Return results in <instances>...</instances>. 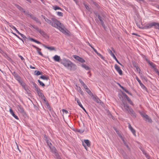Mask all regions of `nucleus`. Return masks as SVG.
<instances>
[{
    "mask_svg": "<svg viewBox=\"0 0 159 159\" xmlns=\"http://www.w3.org/2000/svg\"><path fill=\"white\" fill-rule=\"evenodd\" d=\"M35 75H39L42 74V72H40L39 70L35 71Z\"/></svg>",
    "mask_w": 159,
    "mask_h": 159,
    "instance_id": "obj_35",
    "label": "nucleus"
},
{
    "mask_svg": "<svg viewBox=\"0 0 159 159\" xmlns=\"http://www.w3.org/2000/svg\"><path fill=\"white\" fill-rule=\"evenodd\" d=\"M122 94L124 98H126V99L129 98L128 96L125 93H122Z\"/></svg>",
    "mask_w": 159,
    "mask_h": 159,
    "instance_id": "obj_52",
    "label": "nucleus"
},
{
    "mask_svg": "<svg viewBox=\"0 0 159 159\" xmlns=\"http://www.w3.org/2000/svg\"><path fill=\"white\" fill-rule=\"evenodd\" d=\"M40 78L43 80H46L48 83V84H49L50 80L48 76L43 75L40 76Z\"/></svg>",
    "mask_w": 159,
    "mask_h": 159,
    "instance_id": "obj_11",
    "label": "nucleus"
},
{
    "mask_svg": "<svg viewBox=\"0 0 159 159\" xmlns=\"http://www.w3.org/2000/svg\"><path fill=\"white\" fill-rule=\"evenodd\" d=\"M61 63L65 67L70 70H75L77 68L76 65L68 59L63 58Z\"/></svg>",
    "mask_w": 159,
    "mask_h": 159,
    "instance_id": "obj_2",
    "label": "nucleus"
},
{
    "mask_svg": "<svg viewBox=\"0 0 159 159\" xmlns=\"http://www.w3.org/2000/svg\"><path fill=\"white\" fill-rule=\"evenodd\" d=\"M32 27H33L34 29H35L36 30H37V31H38L39 30V28L37 26H35V25H30Z\"/></svg>",
    "mask_w": 159,
    "mask_h": 159,
    "instance_id": "obj_41",
    "label": "nucleus"
},
{
    "mask_svg": "<svg viewBox=\"0 0 159 159\" xmlns=\"http://www.w3.org/2000/svg\"><path fill=\"white\" fill-rule=\"evenodd\" d=\"M123 142L124 143L125 145L127 147V148L128 149L130 150V148L129 146H128V145H127V144L126 143L125 141L123 139Z\"/></svg>",
    "mask_w": 159,
    "mask_h": 159,
    "instance_id": "obj_49",
    "label": "nucleus"
},
{
    "mask_svg": "<svg viewBox=\"0 0 159 159\" xmlns=\"http://www.w3.org/2000/svg\"><path fill=\"white\" fill-rule=\"evenodd\" d=\"M38 81L39 83V84L42 86V87H44L45 86V84H44L41 81H40L39 80H38Z\"/></svg>",
    "mask_w": 159,
    "mask_h": 159,
    "instance_id": "obj_40",
    "label": "nucleus"
},
{
    "mask_svg": "<svg viewBox=\"0 0 159 159\" xmlns=\"http://www.w3.org/2000/svg\"><path fill=\"white\" fill-rule=\"evenodd\" d=\"M129 113L130 114L132 117L134 118L136 117V114L132 108L130 109V111Z\"/></svg>",
    "mask_w": 159,
    "mask_h": 159,
    "instance_id": "obj_16",
    "label": "nucleus"
},
{
    "mask_svg": "<svg viewBox=\"0 0 159 159\" xmlns=\"http://www.w3.org/2000/svg\"><path fill=\"white\" fill-rule=\"evenodd\" d=\"M37 92V93L39 96H40L43 94V93L41 92V90L39 89L36 90Z\"/></svg>",
    "mask_w": 159,
    "mask_h": 159,
    "instance_id": "obj_30",
    "label": "nucleus"
},
{
    "mask_svg": "<svg viewBox=\"0 0 159 159\" xmlns=\"http://www.w3.org/2000/svg\"><path fill=\"white\" fill-rule=\"evenodd\" d=\"M94 52L99 56L102 59H104V57L102 55H101L100 53H99L98 52H97V51L96 50H94Z\"/></svg>",
    "mask_w": 159,
    "mask_h": 159,
    "instance_id": "obj_26",
    "label": "nucleus"
},
{
    "mask_svg": "<svg viewBox=\"0 0 159 159\" xmlns=\"http://www.w3.org/2000/svg\"><path fill=\"white\" fill-rule=\"evenodd\" d=\"M12 74L15 78L18 75L17 74L15 71H14L13 73Z\"/></svg>",
    "mask_w": 159,
    "mask_h": 159,
    "instance_id": "obj_53",
    "label": "nucleus"
},
{
    "mask_svg": "<svg viewBox=\"0 0 159 159\" xmlns=\"http://www.w3.org/2000/svg\"><path fill=\"white\" fill-rule=\"evenodd\" d=\"M144 118L146 119V121H148L150 123L152 122V120L147 115H145Z\"/></svg>",
    "mask_w": 159,
    "mask_h": 159,
    "instance_id": "obj_19",
    "label": "nucleus"
},
{
    "mask_svg": "<svg viewBox=\"0 0 159 159\" xmlns=\"http://www.w3.org/2000/svg\"><path fill=\"white\" fill-rule=\"evenodd\" d=\"M83 87L85 89H87L88 88L87 87V85L85 84L84 83V84H83Z\"/></svg>",
    "mask_w": 159,
    "mask_h": 159,
    "instance_id": "obj_64",
    "label": "nucleus"
},
{
    "mask_svg": "<svg viewBox=\"0 0 159 159\" xmlns=\"http://www.w3.org/2000/svg\"><path fill=\"white\" fill-rule=\"evenodd\" d=\"M53 8L55 10H62L61 8L60 7H59L57 6H53Z\"/></svg>",
    "mask_w": 159,
    "mask_h": 159,
    "instance_id": "obj_33",
    "label": "nucleus"
},
{
    "mask_svg": "<svg viewBox=\"0 0 159 159\" xmlns=\"http://www.w3.org/2000/svg\"><path fill=\"white\" fill-rule=\"evenodd\" d=\"M9 111L11 113V114L16 119H18V116L16 115L14 113L13 110L11 109L10 108L9 109Z\"/></svg>",
    "mask_w": 159,
    "mask_h": 159,
    "instance_id": "obj_17",
    "label": "nucleus"
},
{
    "mask_svg": "<svg viewBox=\"0 0 159 159\" xmlns=\"http://www.w3.org/2000/svg\"><path fill=\"white\" fill-rule=\"evenodd\" d=\"M20 35V36L23 38H27L25 35H24L23 34L20 33L19 32V33H18Z\"/></svg>",
    "mask_w": 159,
    "mask_h": 159,
    "instance_id": "obj_51",
    "label": "nucleus"
},
{
    "mask_svg": "<svg viewBox=\"0 0 159 159\" xmlns=\"http://www.w3.org/2000/svg\"><path fill=\"white\" fill-rule=\"evenodd\" d=\"M86 91L91 96V95H93L92 92L91 91L89 90V88H88L87 89H86Z\"/></svg>",
    "mask_w": 159,
    "mask_h": 159,
    "instance_id": "obj_29",
    "label": "nucleus"
},
{
    "mask_svg": "<svg viewBox=\"0 0 159 159\" xmlns=\"http://www.w3.org/2000/svg\"><path fill=\"white\" fill-rule=\"evenodd\" d=\"M77 90H78V91L81 94H82V95H83L84 92L81 90V89L80 87H79L78 88Z\"/></svg>",
    "mask_w": 159,
    "mask_h": 159,
    "instance_id": "obj_39",
    "label": "nucleus"
},
{
    "mask_svg": "<svg viewBox=\"0 0 159 159\" xmlns=\"http://www.w3.org/2000/svg\"><path fill=\"white\" fill-rule=\"evenodd\" d=\"M132 64L133 66L136 68V70L139 72V74H142L141 73H140L141 70L139 68V66L137 65L136 63L135 62L133 61Z\"/></svg>",
    "mask_w": 159,
    "mask_h": 159,
    "instance_id": "obj_12",
    "label": "nucleus"
},
{
    "mask_svg": "<svg viewBox=\"0 0 159 159\" xmlns=\"http://www.w3.org/2000/svg\"><path fill=\"white\" fill-rule=\"evenodd\" d=\"M84 143H83V145L84 147L85 148L87 151V148L86 146V145L88 147H90V142L88 139H85L84 140Z\"/></svg>",
    "mask_w": 159,
    "mask_h": 159,
    "instance_id": "obj_4",
    "label": "nucleus"
},
{
    "mask_svg": "<svg viewBox=\"0 0 159 159\" xmlns=\"http://www.w3.org/2000/svg\"><path fill=\"white\" fill-rule=\"evenodd\" d=\"M77 131L80 133H82L84 132V130L82 129H79L77 130Z\"/></svg>",
    "mask_w": 159,
    "mask_h": 159,
    "instance_id": "obj_62",
    "label": "nucleus"
},
{
    "mask_svg": "<svg viewBox=\"0 0 159 159\" xmlns=\"http://www.w3.org/2000/svg\"><path fill=\"white\" fill-rule=\"evenodd\" d=\"M32 46L34 48H36L37 50H39L40 51L41 50V49L40 48H38V47H37L36 46L34 45H32Z\"/></svg>",
    "mask_w": 159,
    "mask_h": 159,
    "instance_id": "obj_59",
    "label": "nucleus"
},
{
    "mask_svg": "<svg viewBox=\"0 0 159 159\" xmlns=\"http://www.w3.org/2000/svg\"><path fill=\"white\" fill-rule=\"evenodd\" d=\"M127 100L129 103H130L131 105H133V102L131 100V99L129 98H128L127 99Z\"/></svg>",
    "mask_w": 159,
    "mask_h": 159,
    "instance_id": "obj_46",
    "label": "nucleus"
},
{
    "mask_svg": "<svg viewBox=\"0 0 159 159\" xmlns=\"http://www.w3.org/2000/svg\"><path fill=\"white\" fill-rule=\"evenodd\" d=\"M15 78L19 82H20V81H21V80H22L20 77L18 75L17 76H16Z\"/></svg>",
    "mask_w": 159,
    "mask_h": 159,
    "instance_id": "obj_43",
    "label": "nucleus"
},
{
    "mask_svg": "<svg viewBox=\"0 0 159 159\" xmlns=\"http://www.w3.org/2000/svg\"><path fill=\"white\" fill-rule=\"evenodd\" d=\"M20 84L24 88L26 86L25 84L23 82V81L21 80V81H20L19 82Z\"/></svg>",
    "mask_w": 159,
    "mask_h": 159,
    "instance_id": "obj_45",
    "label": "nucleus"
},
{
    "mask_svg": "<svg viewBox=\"0 0 159 159\" xmlns=\"http://www.w3.org/2000/svg\"><path fill=\"white\" fill-rule=\"evenodd\" d=\"M57 14L59 16H63V13L61 12H58Z\"/></svg>",
    "mask_w": 159,
    "mask_h": 159,
    "instance_id": "obj_54",
    "label": "nucleus"
},
{
    "mask_svg": "<svg viewBox=\"0 0 159 159\" xmlns=\"http://www.w3.org/2000/svg\"><path fill=\"white\" fill-rule=\"evenodd\" d=\"M153 25H154L153 22L149 24L148 25V29L151 28L153 26Z\"/></svg>",
    "mask_w": 159,
    "mask_h": 159,
    "instance_id": "obj_48",
    "label": "nucleus"
},
{
    "mask_svg": "<svg viewBox=\"0 0 159 159\" xmlns=\"http://www.w3.org/2000/svg\"><path fill=\"white\" fill-rule=\"evenodd\" d=\"M13 34L16 36L17 38H18V39H19L20 40H21L23 42H24V41L23 40V39H21V38H20L18 35H17L16 34H15V33H13Z\"/></svg>",
    "mask_w": 159,
    "mask_h": 159,
    "instance_id": "obj_50",
    "label": "nucleus"
},
{
    "mask_svg": "<svg viewBox=\"0 0 159 159\" xmlns=\"http://www.w3.org/2000/svg\"><path fill=\"white\" fill-rule=\"evenodd\" d=\"M50 149H51L53 153L57 152L56 149V148H55L54 147H52V148H51V147H50Z\"/></svg>",
    "mask_w": 159,
    "mask_h": 159,
    "instance_id": "obj_34",
    "label": "nucleus"
},
{
    "mask_svg": "<svg viewBox=\"0 0 159 159\" xmlns=\"http://www.w3.org/2000/svg\"><path fill=\"white\" fill-rule=\"evenodd\" d=\"M29 39L30 40L33 41V42H34L37 43L39 44H41V43L40 42H39V41H37V40H36V39H33L32 38H29Z\"/></svg>",
    "mask_w": 159,
    "mask_h": 159,
    "instance_id": "obj_23",
    "label": "nucleus"
},
{
    "mask_svg": "<svg viewBox=\"0 0 159 159\" xmlns=\"http://www.w3.org/2000/svg\"><path fill=\"white\" fill-rule=\"evenodd\" d=\"M84 5L85 6V7L86 8V9L88 10V11H90L91 9L89 7V6L85 4H84Z\"/></svg>",
    "mask_w": 159,
    "mask_h": 159,
    "instance_id": "obj_37",
    "label": "nucleus"
},
{
    "mask_svg": "<svg viewBox=\"0 0 159 159\" xmlns=\"http://www.w3.org/2000/svg\"><path fill=\"white\" fill-rule=\"evenodd\" d=\"M98 19L100 21L101 24L102 25V26H103V27L104 28H105V25L104 23V22L103 21V20L102 19V17L100 16H99L98 17Z\"/></svg>",
    "mask_w": 159,
    "mask_h": 159,
    "instance_id": "obj_18",
    "label": "nucleus"
},
{
    "mask_svg": "<svg viewBox=\"0 0 159 159\" xmlns=\"http://www.w3.org/2000/svg\"><path fill=\"white\" fill-rule=\"evenodd\" d=\"M77 102L78 104V105L82 109H84V107H83V106L82 105V104H81L80 101L79 100V99H77Z\"/></svg>",
    "mask_w": 159,
    "mask_h": 159,
    "instance_id": "obj_31",
    "label": "nucleus"
},
{
    "mask_svg": "<svg viewBox=\"0 0 159 159\" xmlns=\"http://www.w3.org/2000/svg\"><path fill=\"white\" fill-rule=\"evenodd\" d=\"M129 126L128 127L129 128L131 132H132L133 135L136 136V131L131 126V125L129 123H128Z\"/></svg>",
    "mask_w": 159,
    "mask_h": 159,
    "instance_id": "obj_9",
    "label": "nucleus"
},
{
    "mask_svg": "<svg viewBox=\"0 0 159 159\" xmlns=\"http://www.w3.org/2000/svg\"><path fill=\"white\" fill-rule=\"evenodd\" d=\"M52 21L48 19L47 18L45 20L48 23L50 24L52 26L58 29L61 32L66 35H69L70 32L67 30H64L62 27L61 24L57 20L54 18L51 19Z\"/></svg>",
    "mask_w": 159,
    "mask_h": 159,
    "instance_id": "obj_1",
    "label": "nucleus"
},
{
    "mask_svg": "<svg viewBox=\"0 0 159 159\" xmlns=\"http://www.w3.org/2000/svg\"><path fill=\"white\" fill-rule=\"evenodd\" d=\"M39 33L42 35L43 36L45 37L47 36V34L43 30H42L41 29H39V30L38 31Z\"/></svg>",
    "mask_w": 159,
    "mask_h": 159,
    "instance_id": "obj_15",
    "label": "nucleus"
},
{
    "mask_svg": "<svg viewBox=\"0 0 159 159\" xmlns=\"http://www.w3.org/2000/svg\"><path fill=\"white\" fill-rule=\"evenodd\" d=\"M92 3L93 4V5H95L96 7L98 8H99V7H100L99 6L96 2H95L94 1H92Z\"/></svg>",
    "mask_w": 159,
    "mask_h": 159,
    "instance_id": "obj_36",
    "label": "nucleus"
},
{
    "mask_svg": "<svg viewBox=\"0 0 159 159\" xmlns=\"http://www.w3.org/2000/svg\"><path fill=\"white\" fill-rule=\"evenodd\" d=\"M17 108L19 111L22 114L25 113L23 107L20 105H18L17 106Z\"/></svg>",
    "mask_w": 159,
    "mask_h": 159,
    "instance_id": "obj_10",
    "label": "nucleus"
},
{
    "mask_svg": "<svg viewBox=\"0 0 159 159\" xmlns=\"http://www.w3.org/2000/svg\"><path fill=\"white\" fill-rule=\"evenodd\" d=\"M136 79L138 82L139 83L140 86L142 88H143V89H144V88L146 89L145 86L142 83L141 80L139 79L137 77H136Z\"/></svg>",
    "mask_w": 159,
    "mask_h": 159,
    "instance_id": "obj_13",
    "label": "nucleus"
},
{
    "mask_svg": "<svg viewBox=\"0 0 159 159\" xmlns=\"http://www.w3.org/2000/svg\"><path fill=\"white\" fill-rule=\"evenodd\" d=\"M54 153L57 159H61L57 152H55Z\"/></svg>",
    "mask_w": 159,
    "mask_h": 159,
    "instance_id": "obj_38",
    "label": "nucleus"
},
{
    "mask_svg": "<svg viewBox=\"0 0 159 159\" xmlns=\"http://www.w3.org/2000/svg\"><path fill=\"white\" fill-rule=\"evenodd\" d=\"M91 97L94 101L98 103L101 102V100L97 97L96 95H91Z\"/></svg>",
    "mask_w": 159,
    "mask_h": 159,
    "instance_id": "obj_6",
    "label": "nucleus"
},
{
    "mask_svg": "<svg viewBox=\"0 0 159 159\" xmlns=\"http://www.w3.org/2000/svg\"><path fill=\"white\" fill-rule=\"evenodd\" d=\"M37 50V51H38V53H39V55H41V56H43V55L42 53V52H40V51L39 50Z\"/></svg>",
    "mask_w": 159,
    "mask_h": 159,
    "instance_id": "obj_63",
    "label": "nucleus"
},
{
    "mask_svg": "<svg viewBox=\"0 0 159 159\" xmlns=\"http://www.w3.org/2000/svg\"><path fill=\"white\" fill-rule=\"evenodd\" d=\"M45 104H46V105L47 106L48 108H50V105H49V103L48 102H46V103H45Z\"/></svg>",
    "mask_w": 159,
    "mask_h": 159,
    "instance_id": "obj_60",
    "label": "nucleus"
},
{
    "mask_svg": "<svg viewBox=\"0 0 159 159\" xmlns=\"http://www.w3.org/2000/svg\"><path fill=\"white\" fill-rule=\"evenodd\" d=\"M108 51L109 52V53H110V54L111 55L112 57L114 55V54L112 53V51L110 50L109 49H108Z\"/></svg>",
    "mask_w": 159,
    "mask_h": 159,
    "instance_id": "obj_47",
    "label": "nucleus"
},
{
    "mask_svg": "<svg viewBox=\"0 0 159 159\" xmlns=\"http://www.w3.org/2000/svg\"><path fill=\"white\" fill-rule=\"evenodd\" d=\"M119 84V85L120 86V87L121 88H122L123 89V90H124L125 91L126 89L123 86H121L120 84Z\"/></svg>",
    "mask_w": 159,
    "mask_h": 159,
    "instance_id": "obj_61",
    "label": "nucleus"
},
{
    "mask_svg": "<svg viewBox=\"0 0 159 159\" xmlns=\"http://www.w3.org/2000/svg\"><path fill=\"white\" fill-rule=\"evenodd\" d=\"M81 66L83 68H84L86 70H88L90 69V68L89 67L87 66L85 64H82L81 65Z\"/></svg>",
    "mask_w": 159,
    "mask_h": 159,
    "instance_id": "obj_25",
    "label": "nucleus"
},
{
    "mask_svg": "<svg viewBox=\"0 0 159 159\" xmlns=\"http://www.w3.org/2000/svg\"><path fill=\"white\" fill-rule=\"evenodd\" d=\"M32 84L34 87L35 88V90H37L39 89V88H38V86L36 84H35L34 82H32Z\"/></svg>",
    "mask_w": 159,
    "mask_h": 159,
    "instance_id": "obj_28",
    "label": "nucleus"
},
{
    "mask_svg": "<svg viewBox=\"0 0 159 159\" xmlns=\"http://www.w3.org/2000/svg\"><path fill=\"white\" fill-rule=\"evenodd\" d=\"M46 142L48 145L49 146V148L50 147H51V145H52L51 143L50 142V141L49 140H48V142Z\"/></svg>",
    "mask_w": 159,
    "mask_h": 159,
    "instance_id": "obj_58",
    "label": "nucleus"
},
{
    "mask_svg": "<svg viewBox=\"0 0 159 159\" xmlns=\"http://www.w3.org/2000/svg\"><path fill=\"white\" fill-rule=\"evenodd\" d=\"M28 14L31 19L36 21V22L39 23V24H41V22L39 20V19L38 18L31 14Z\"/></svg>",
    "mask_w": 159,
    "mask_h": 159,
    "instance_id": "obj_5",
    "label": "nucleus"
},
{
    "mask_svg": "<svg viewBox=\"0 0 159 159\" xmlns=\"http://www.w3.org/2000/svg\"><path fill=\"white\" fill-rule=\"evenodd\" d=\"M74 58H75V59L77 60L80 62L82 63L84 62H85V61L82 58L78 56H77L76 55H74L73 56Z\"/></svg>",
    "mask_w": 159,
    "mask_h": 159,
    "instance_id": "obj_7",
    "label": "nucleus"
},
{
    "mask_svg": "<svg viewBox=\"0 0 159 159\" xmlns=\"http://www.w3.org/2000/svg\"><path fill=\"white\" fill-rule=\"evenodd\" d=\"M9 26L13 29L15 30L17 33H19V31L17 30L16 28L14 26L11 25H9Z\"/></svg>",
    "mask_w": 159,
    "mask_h": 159,
    "instance_id": "obj_32",
    "label": "nucleus"
},
{
    "mask_svg": "<svg viewBox=\"0 0 159 159\" xmlns=\"http://www.w3.org/2000/svg\"><path fill=\"white\" fill-rule=\"evenodd\" d=\"M60 57L57 55H56L53 57V59L55 61L59 62L60 60Z\"/></svg>",
    "mask_w": 159,
    "mask_h": 159,
    "instance_id": "obj_21",
    "label": "nucleus"
},
{
    "mask_svg": "<svg viewBox=\"0 0 159 159\" xmlns=\"http://www.w3.org/2000/svg\"><path fill=\"white\" fill-rule=\"evenodd\" d=\"M44 139L45 140L46 142H48V139L47 138V136L45 134L44 135Z\"/></svg>",
    "mask_w": 159,
    "mask_h": 159,
    "instance_id": "obj_56",
    "label": "nucleus"
},
{
    "mask_svg": "<svg viewBox=\"0 0 159 159\" xmlns=\"http://www.w3.org/2000/svg\"><path fill=\"white\" fill-rule=\"evenodd\" d=\"M115 68L116 71L118 72L119 74L120 75H122V70L120 69V68L117 66L116 64H115Z\"/></svg>",
    "mask_w": 159,
    "mask_h": 159,
    "instance_id": "obj_8",
    "label": "nucleus"
},
{
    "mask_svg": "<svg viewBox=\"0 0 159 159\" xmlns=\"http://www.w3.org/2000/svg\"><path fill=\"white\" fill-rule=\"evenodd\" d=\"M123 106L124 107V109L122 108L123 110L126 113H129L130 111V109H132L131 107H129L127 103L124 102H122Z\"/></svg>",
    "mask_w": 159,
    "mask_h": 159,
    "instance_id": "obj_3",
    "label": "nucleus"
},
{
    "mask_svg": "<svg viewBox=\"0 0 159 159\" xmlns=\"http://www.w3.org/2000/svg\"><path fill=\"white\" fill-rule=\"evenodd\" d=\"M145 60L151 67H152L153 68H155V65L154 64L153 62L150 61L147 58H146Z\"/></svg>",
    "mask_w": 159,
    "mask_h": 159,
    "instance_id": "obj_14",
    "label": "nucleus"
},
{
    "mask_svg": "<svg viewBox=\"0 0 159 159\" xmlns=\"http://www.w3.org/2000/svg\"><path fill=\"white\" fill-rule=\"evenodd\" d=\"M15 78L19 82H20V81H21V80H22L20 77L18 75L17 76H16Z\"/></svg>",
    "mask_w": 159,
    "mask_h": 159,
    "instance_id": "obj_42",
    "label": "nucleus"
},
{
    "mask_svg": "<svg viewBox=\"0 0 159 159\" xmlns=\"http://www.w3.org/2000/svg\"><path fill=\"white\" fill-rule=\"evenodd\" d=\"M43 45L45 48H47L50 50L52 51V50H55V48L53 47H48V46H45L44 45Z\"/></svg>",
    "mask_w": 159,
    "mask_h": 159,
    "instance_id": "obj_22",
    "label": "nucleus"
},
{
    "mask_svg": "<svg viewBox=\"0 0 159 159\" xmlns=\"http://www.w3.org/2000/svg\"><path fill=\"white\" fill-rule=\"evenodd\" d=\"M153 24L154 25L153 26H154L156 29H158L159 28V24L158 23L153 22Z\"/></svg>",
    "mask_w": 159,
    "mask_h": 159,
    "instance_id": "obj_24",
    "label": "nucleus"
},
{
    "mask_svg": "<svg viewBox=\"0 0 159 159\" xmlns=\"http://www.w3.org/2000/svg\"><path fill=\"white\" fill-rule=\"evenodd\" d=\"M112 57L118 63H119V61L116 58V57L115 56V55L113 56H112Z\"/></svg>",
    "mask_w": 159,
    "mask_h": 159,
    "instance_id": "obj_55",
    "label": "nucleus"
},
{
    "mask_svg": "<svg viewBox=\"0 0 159 159\" xmlns=\"http://www.w3.org/2000/svg\"><path fill=\"white\" fill-rule=\"evenodd\" d=\"M113 128H114V129L116 131L117 134H119V131L118 130H117V129L116 128V127H114Z\"/></svg>",
    "mask_w": 159,
    "mask_h": 159,
    "instance_id": "obj_57",
    "label": "nucleus"
},
{
    "mask_svg": "<svg viewBox=\"0 0 159 159\" xmlns=\"http://www.w3.org/2000/svg\"><path fill=\"white\" fill-rule=\"evenodd\" d=\"M15 78L19 82H20V81H21V80H22L20 77L18 75L17 76H16Z\"/></svg>",
    "mask_w": 159,
    "mask_h": 159,
    "instance_id": "obj_44",
    "label": "nucleus"
},
{
    "mask_svg": "<svg viewBox=\"0 0 159 159\" xmlns=\"http://www.w3.org/2000/svg\"><path fill=\"white\" fill-rule=\"evenodd\" d=\"M24 89L25 90L26 92L28 94H30V90L28 89V87L27 86H25L24 87Z\"/></svg>",
    "mask_w": 159,
    "mask_h": 159,
    "instance_id": "obj_27",
    "label": "nucleus"
},
{
    "mask_svg": "<svg viewBox=\"0 0 159 159\" xmlns=\"http://www.w3.org/2000/svg\"><path fill=\"white\" fill-rule=\"evenodd\" d=\"M15 6L20 11L23 12H25V11L18 4H15Z\"/></svg>",
    "mask_w": 159,
    "mask_h": 159,
    "instance_id": "obj_20",
    "label": "nucleus"
}]
</instances>
